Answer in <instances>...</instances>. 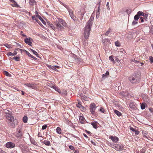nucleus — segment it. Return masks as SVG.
Listing matches in <instances>:
<instances>
[{
    "label": "nucleus",
    "instance_id": "obj_1",
    "mask_svg": "<svg viewBox=\"0 0 153 153\" xmlns=\"http://www.w3.org/2000/svg\"><path fill=\"white\" fill-rule=\"evenodd\" d=\"M94 19V17L91 16L85 27L83 34L85 39H87L88 38Z\"/></svg>",
    "mask_w": 153,
    "mask_h": 153
},
{
    "label": "nucleus",
    "instance_id": "obj_2",
    "mask_svg": "<svg viewBox=\"0 0 153 153\" xmlns=\"http://www.w3.org/2000/svg\"><path fill=\"white\" fill-rule=\"evenodd\" d=\"M7 111L6 112V114L8 124L11 127H14L15 126L14 117L11 113H9L8 110H7Z\"/></svg>",
    "mask_w": 153,
    "mask_h": 153
},
{
    "label": "nucleus",
    "instance_id": "obj_3",
    "mask_svg": "<svg viewBox=\"0 0 153 153\" xmlns=\"http://www.w3.org/2000/svg\"><path fill=\"white\" fill-rule=\"evenodd\" d=\"M130 81L132 83H136L140 80L139 76L137 75H134L129 78Z\"/></svg>",
    "mask_w": 153,
    "mask_h": 153
},
{
    "label": "nucleus",
    "instance_id": "obj_4",
    "mask_svg": "<svg viewBox=\"0 0 153 153\" xmlns=\"http://www.w3.org/2000/svg\"><path fill=\"white\" fill-rule=\"evenodd\" d=\"M96 108V107L94 103H92L90 104V111L92 114H94Z\"/></svg>",
    "mask_w": 153,
    "mask_h": 153
},
{
    "label": "nucleus",
    "instance_id": "obj_5",
    "mask_svg": "<svg viewBox=\"0 0 153 153\" xmlns=\"http://www.w3.org/2000/svg\"><path fill=\"white\" fill-rule=\"evenodd\" d=\"M143 15H144V13L143 12L141 11L138 12L137 14L134 17V20H138L139 19V17L141 16H143Z\"/></svg>",
    "mask_w": 153,
    "mask_h": 153
},
{
    "label": "nucleus",
    "instance_id": "obj_6",
    "mask_svg": "<svg viewBox=\"0 0 153 153\" xmlns=\"http://www.w3.org/2000/svg\"><path fill=\"white\" fill-rule=\"evenodd\" d=\"M6 146L7 148L11 149L14 148L15 146V144L11 142H9L6 143Z\"/></svg>",
    "mask_w": 153,
    "mask_h": 153
},
{
    "label": "nucleus",
    "instance_id": "obj_7",
    "mask_svg": "<svg viewBox=\"0 0 153 153\" xmlns=\"http://www.w3.org/2000/svg\"><path fill=\"white\" fill-rule=\"evenodd\" d=\"M115 149L117 151H120L123 149V146L122 144H116L115 146Z\"/></svg>",
    "mask_w": 153,
    "mask_h": 153
},
{
    "label": "nucleus",
    "instance_id": "obj_8",
    "mask_svg": "<svg viewBox=\"0 0 153 153\" xmlns=\"http://www.w3.org/2000/svg\"><path fill=\"white\" fill-rule=\"evenodd\" d=\"M56 28L59 30H62L64 29V27L61 25L60 24L57 22H56Z\"/></svg>",
    "mask_w": 153,
    "mask_h": 153
},
{
    "label": "nucleus",
    "instance_id": "obj_9",
    "mask_svg": "<svg viewBox=\"0 0 153 153\" xmlns=\"http://www.w3.org/2000/svg\"><path fill=\"white\" fill-rule=\"evenodd\" d=\"M109 138L114 143H117L119 140V138L115 136H110Z\"/></svg>",
    "mask_w": 153,
    "mask_h": 153
},
{
    "label": "nucleus",
    "instance_id": "obj_10",
    "mask_svg": "<svg viewBox=\"0 0 153 153\" xmlns=\"http://www.w3.org/2000/svg\"><path fill=\"white\" fill-rule=\"evenodd\" d=\"M22 132L21 130L18 129L16 132V136L18 137H21L22 136Z\"/></svg>",
    "mask_w": 153,
    "mask_h": 153
},
{
    "label": "nucleus",
    "instance_id": "obj_11",
    "mask_svg": "<svg viewBox=\"0 0 153 153\" xmlns=\"http://www.w3.org/2000/svg\"><path fill=\"white\" fill-rule=\"evenodd\" d=\"M25 85L29 88L35 89L36 88V85L32 83H26Z\"/></svg>",
    "mask_w": 153,
    "mask_h": 153
},
{
    "label": "nucleus",
    "instance_id": "obj_12",
    "mask_svg": "<svg viewBox=\"0 0 153 153\" xmlns=\"http://www.w3.org/2000/svg\"><path fill=\"white\" fill-rule=\"evenodd\" d=\"M31 40H32V39L31 38H27L25 39V42L26 43L29 45L31 46L32 44L31 42Z\"/></svg>",
    "mask_w": 153,
    "mask_h": 153
},
{
    "label": "nucleus",
    "instance_id": "obj_13",
    "mask_svg": "<svg viewBox=\"0 0 153 153\" xmlns=\"http://www.w3.org/2000/svg\"><path fill=\"white\" fill-rule=\"evenodd\" d=\"M58 22L60 24H61L63 26H66V24L65 22L61 18H58Z\"/></svg>",
    "mask_w": 153,
    "mask_h": 153
},
{
    "label": "nucleus",
    "instance_id": "obj_14",
    "mask_svg": "<svg viewBox=\"0 0 153 153\" xmlns=\"http://www.w3.org/2000/svg\"><path fill=\"white\" fill-rule=\"evenodd\" d=\"M12 6L13 7H19L20 6L19 5H18L15 1L14 0H12Z\"/></svg>",
    "mask_w": 153,
    "mask_h": 153
},
{
    "label": "nucleus",
    "instance_id": "obj_15",
    "mask_svg": "<svg viewBox=\"0 0 153 153\" xmlns=\"http://www.w3.org/2000/svg\"><path fill=\"white\" fill-rule=\"evenodd\" d=\"M85 119L84 117L82 116H80L79 117V121L81 123H83L85 122Z\"/></svg>",
    "mask_w": 153,
    "mask_h": 153
},
{
    "label": "nucleus",
    "instance_id": "obj_16",
    "mask_svg": "<svg viewBox=\"0 0 153 153\" xmlns=\"http://www.w3.org/2000/svg\"><path fill=\"white\" fill-rule=\"evenodd\" d=\"M73 57L74 58L75 60H76L78 62H81L82 61V59L80 58H78L77 56L75 55H74Z\"/></svg>",
    "mask_w": 153,
    "mask_h": 153
},
{
    "label": "nucleus",
    "instance_id": "obj_17",
    "mask_svg": "<svg viewBox=\"0 0 153 153\" xmlns=\"http://www.w3.org/2000/svg\"><path fill=\"white\" fill-rule=\"evenodd\" d=\"M81 98L82 100L87 101L88 100V98L85 95H83L82 94L81 95Z\"/></svg>",
    "mask_w": 153,
    "mask_h": 153
},
{
    "label": "nucleus",
    "instance_id": "obj_18",
    "mask_svg": "<svg viewBox=\"0 0 153 153\" xmlns=\"http://www.w3.org/2000/svg\"><path fill=\"white\" fill-rule=\"evenodd\" d=\"M17 54V52L16 51H14L13 53H12L10 52H8L7 55L8 56H13L16 55Z\"/></svg>",
    "mask_w": 153,
    "mask_h": 153
},
{
    "label": "nucleus",
    "instance_id": "obj_19",
    "mask_svg": "<svg viewBox=\"0 0 153 153\" xmlns=\"http://www.w3.org/2000/svg\"><path fill=\"white\" fill-rule=\"evenodd\" d=\"M142 134L143 136L145 137H146L148 139L149 137H148L149 135L148 134L146 133V131H142ZM151 139H152L151 137H149Z\"/></svg>",
    "mask_w": 153,
    "mask_h": 153
},
{
    "label": "nucleus",
    "instance_id": "obj_20",
    "mask_svg": "<svg viewBox=\"0 0 153 153\" xmlns=\"http://www.w3.org/2000/svg\"><path fill=\"white\" fill-rule=\"evenodd\" d=\"M49 68L51 70H53L54 71H58V70L54 66L52 65H49L48 66Z\"/></svg>",
    "mask_w": 153,
    "mask_h": 153
},
{
    "label": "nucleus",
    "instance_id": "obj_21",
    "mask_svg": "<svg viewBox=\"0 0 153 153\" xmlns=\"http://www.w3.org/2000/svg\"><path fill=\"white\" fill-rule=\"evenodd\" d=\"M29 3L30 6H33L36 3V2L35 0H29Z\"/></svg>",
    "mask_w": 153,
    "mask_h": 153
},
{
    "label": "nucleus",
    "instance_id": "obj_22",
    "mask_svg": "<svg viewBox=\"0 0 153 153\" xmlns=\"http://www.w3.org/2000/svg\"><path fill=\"white\" fill-rule=\"evenodd\" d=\"M109 74V72L108 71H107L105 74H103L102 75V78L103 79H105L108 76Z\"/></svg>",
    "mask_w": 153,
    "mask_h": 153
},
{
    "label": "nucleus",
    "instance_id": "obj_23",
    "mask_svg": "<svg viewBox=\"0 0 153 153\" xmlns=\"http://www.w3.org/2000/svg\"><path fill=\"white\" fill-rule=\"evenodd\" d=\"M97 122L95 121L92 122H91V124L92 125L94 128H97Z\"/></svg>",
    "mask_w": 153,
    "mask_h": 153
},
{
    "label": "nucleus",
    "instance_id": "obj_24",
    "mask_svg": "<svg viewBox=\"0 0 153 153\" xmlns=\"http://www.w3.org/2000/svg\"><path fill=\"white\" fill-rule=\"evenodd\" d=\"M52 88L59 93H61V91L58 87L56 86H53Z\"/></svg>",
    "mask_w": 153,
    "mask_h": 153
},
{
    "label": "nucleus",
    "instance_id": "obj_25",
    "mask_svg": "<svg viewBox=\"0 0 153 153\" xmlns=\"http://www.w3.org/2000/svg\"><path fill=\"white\" fill-rule=\"evenodd\" d=\"M30 140L31 143L32 144L36 146H37L38 145V144L35 141V140L33 138H30Z\"/></svg>",
    "mask_w": 153,
    "mask_h": 153
},
{
    "label": "nucleus",
    "instance_id": "obj_26",
    "mask_svg": "<svg viewBox=\"0 0 153 153\" xmlns=\"http://www.w3.org/2000/svg\"><path fill=\"white\" fill-rule=\"evenodd\" d=\"M42 143L47 146H49L51 144L50 141H48L44 140L42 141Z\"/></svg>",
    "mask_w": 153,
    "mask_h": 153
},
{
    "label": "nucleus",
    "instance_id": "obj_27",
    "mask_svg": "<svg viewBox=\"0 0 153 153\" xmlns=\"http://www.w3.org/2000/svg\"><path fill=\"white\" fill-rule=\"evenodd\" d=\"M114 112L115 114H116L117 116H120L122 115V114L121 113V112H120V111L117 110H114Z\"/></svg>",
    "mask_w": 153,
    "mask_h": 153
},
{
    "label": "nucleus",
    "instance_id": "obj_28",
    "mask_svg": "<svg viewBox=\"0 0 153 153\" xmlns=\"http://www.w3.org/2000/svg\"><path fill=\"white\" fill-rule=\"evenodd\" d=\"M23 122L24 123H26L27 122L28 118L27 116H25L23 118Z\"/></svg>",
    "mask_w": 153,
    "mask_h": 153
},
{
    "label": "nucleus",
    "instance_id": "obj_29",
    "mask_svg": "<svg viewBox=\"0 0 153 153\" xmlns=\"http://www.w3.org/2000/svg\"><path fill=\"white\" fill-rule=\"evenodd\" d=\"M56 132L58 134H61V129L59 127H57L56 129Z\"/></svg>",
    "mask_w": 153,
    "mask_h": 153
},
{
    "label": "nucleus",
    "instance_id": "obj_30",
    "mask_svg": "<svg viewBox=\"0 0 153 153\" xmlns=\"http://www.w3.org/2000/svg\"><path fill=\"white\" fill-rule=\"evenodd\" d=\"M30 49L31 51L34 54L37 56L38 57V55H39V54L37 52H36V51L33 50L32 49L30 48Z\"/></svg>",
    "mask_w": 153,
    "mask_h": 153
},
{
    "label": "nucleus",
    "instance_id": "obj_31",
    "mask_svg": "<svg viewBox=\"0 0 153 153\" xmlns=\"http://www.w3.org/2000/svg\"><path fill=\"white\" fill-rule=\"evenodd\" d=\"M68 11L69 12V14L70 16H71L74 15V14L73 13V11L72 10H71V9H69L68 10Z\"/></svg>",
    "mask_w": 153,
    "mask_h": 153
},
{
    "label": "nucleus",
    "instance_id": "obj_32",
    "mask_svg": "<svg viewBox=\"0 0 153 153\" xmlns=\"http://www.w3.org/2000/svg\"><path fill=\"white\" fill-rule=\"evenodd\" d=\"M143 19L145 20V21H147V17H148V15L144 13V15H143Z\"/></svg>",
    "mask_w": 153,
    "mask_h": 153
},
{
    "label": "nucleus",
    "instance_id": "obj_33",
    "mask_svg": "<svg viewBox=\"0 0 153 153\" xmlns=\"http://www.w3.org/2000/svg\"><path fill=\"white\" fill-rule=\"evenodd\" d=\"M4 45L6 46L8 48H10L12 47V45L10 44H9L7 43L5 44Z\"/></svg>",
    "mask_w": 153,
    "mask_h": 153
},
{
    "label": "nucleus",
    "instance_id": "obj_34",
    "mask_svg": "<svg viewBox=\"0 0 153 153\" xmlns=\"http://www.w3.org/2000/svg\"><path fill=\"white\" fill-rule=\"evenodd\" d=\"M39 19L41 20L42 23L44 24H45L46 22H45L42 19V18L40 16H39L38 17Z\"/></svg>",
    "mask_w": 153,
    "mask_h": 153
},
{
    "label": "nucleus",
    "instance_id": "obj_35",
    "mask_svg": "<svg viewBox=\"0 0 153 153\" xmlns=\"http://www.w3.org/2000/svg\"><path fill=\"white\" fill-rule=\"evenodd\" d=\"M25 53L29 57H31L32 56V55L30 53L27 51H26V50H25Z\"/></svg>",
    "mask_w": 153,
    "mask_h": 153
},
{
    "label": "nucleus",
    "instance_id": "obj_36",
    "mask_svg": "<svg viewBox=\"0 0 153 153\" xmlns=\"http://www.w3.org/2000/svg\"><path fill=\"white\" fill-rule=\"evenodd\" d=\"M20 58L19 57L16 56L13 58V59H15L16 61H18L20 60Z\"/></svg>",
    "mask_w": 153,
    "mask_h": 153
},
{
    "label": "nucleus",
    "instance_id": "obj_37",
    "mask_svg": "<svg viewBox=\"0 0 153 153\" xmlns=\"http://www.w3.org/2000/svg\"><path fill=\"white\" fill-rule=\"evenodd\" d=\"M102 42L103 43H105V42H108L109 41V40L108 39H103L102 40Z\"/></svg>",
    "mask_w": 153,
    "mask_h": 153
},
{
    "label": "nucleus",
    "instance_id": "obj_38",
    "mask_svg": "<svg viewBox=\"0 0 153 153\" xmlns=\"http://www.w3.org/2000/svg\"><path fill=\"white\" fill-rule=\"evenodd\" d=\"M131 62H134L135 63H136V65H137L138 63H140V62L139 61L136 60L135 59L134 60H132L131 61Z\"/></svg>",
    "mask_w": 153,
    "mask_h": 153
},
{
    "label": "nucleus",
    "instance_id": "obj_39",
    "mask_svg": "<svg viewBox=\"0 0 153 153\" xmlns=\"http://www.w3.org/2000/svg\"><path fill=\"white\" fill-rule=\"evenodd\" d=\"M109 59L111 61L113 62L114 63V59L113 58V57L112 56H110L109 57Z\"/></svg>",
    "mask_w": 153,
    "mask_h": 153
},
{
    "label": "nucleus",
    "instance_id": "obj_40",
    "mask_svg": "<svg viewBox=\"0 0 153 153\" xmlns=\"http://www.w3.org/2000/svg\"><path fill=\"white\" fill-rule=\"evenodd\" d=\"M71 18L73 19L74 21L76 20V17L74 15L70 16Z\"/></svg>",
    "mask_w": 153,
    "mask_h": 153
},
{
    "label": "nucleus",
    "instance_id": "obj_41",
    "mask_svg": "<svg viewBox=\"0 0 153 153\" xmlns=\"http://www.w3.org/2000/svg\"><path fill=\"white\" fill-rule=\"evenodd\" d=\"M115 45L116 46L119 47L120 46V44L119 42L117 41L115 43Z\"/></svg>",
    "mask_w": 153,
    "mask_h": 153
},
{
    "label": "nucleus",
    "instance_id": "obj_42",
    "mask_svg": "<svg viewBox=\"0 0 153 153\" xmlns=\"http://www.w3.org/2000/svg\"><path fill=\"white\" fill-rule=\"evenodd\" d=\"M119 56L121 55V56H124L125 55V53L123 52L122 51L119 52Z\"/></svg>",
    "mask_w": 153,
    "mask_h": 153
},
{
    "label": "nucleus",
    "instance_id": "obj_43",
    "mask_svg": "<svg viewBox=\"0 0 153 153\" xmlns=\"http://www.w3.org/2000/svg\"><path fill=\"white\" fill-rule=\"evenodd\" d=\"M146 150V148L144 147L140 150L141 153H144Z\"/></svg>",
    "mask_w": 153,
    "mask_h": 153
},
{
    "label": "nucleus",
    "instance_id": "obj_44",
    "mask_svg": "<svg viewBox=\"0 0 153 153\" xmlns=\"http://www.w3.org/2000/svg\"><path fill=\"white\" fill-rule=\"evenodd\" d=\"M137 20H134L132 22V25H135L137 23Z\"/></svg>",
    "mask_w": 153,
    "mask_h": 153
},
{
    "label": "nucleus",
    "instance_id": "obj_45",
    "mask_svg": "<svg viewBox=\"0 0 153 153\" xmlns=\"http://www.w3.org/2000/svg\"><path fill=\"white\" fill-rule=\"evenodd\" d=\"M77 107H79V108H84V107H83L82 105H81V104H80V103H78L77 104Z\"/></svg>",
    "mask_w": 153,
    "mask_h": 153
},
{
    "label": "nucleus",
    "instance_id": "obj_46",
    "mask_svg": "<svg viewBox=\"0 0 153 153\" xmlns=\"http://www.w3.org/2000/svg\"><path fill=\"white\" fill-rule=\"evenodd\" d=\"M4 74L7 76H9L10 75V74L8 72L5 71H4Z\"/></svg>",
    "mask_w": 153,
    "mask_h": 153
},
{
    "label": "nucleus",
    "instance_id": "obj_47",
    "mask_svg": "<svg viewBox=\"0 0 153 153\" xmlns=\"http://www.w3.org/2000/svg\"><path fill=\"white\" fill-rule=\"evenodd\" d=\"M110 31L111 29L109 28L106 32V33H105V35L106 36H108L109 33L110 32Z\"/></svg>",
    "mask_w": 153,
    "mask_h": 153
},
{
    "label": "nucleus",
    "instance_id": "obj_48",
    "mask_svg": "<svg viewBox=\"0 0 153 153\" xmlns=\"http://www.w3.org/2000/svg\"><path fill=\"white\" fill-rule=\"evenodd\" d=\"M100 13L99 11H97L96 12V17L97 19L99 17Z\"/></svg>",
    "mask_w": 153,
    "mask_h": 153
},
{
    "label": "nucleus",
    "instance_id": "obj_49",
    "mask_svg": "<svg viewBox=\"0 0 153 153\" xmlns=\"http://www.w3.org/2000/svg\"><path fill=\"white\" fill-rule=\"evenodd\" d=\"M50 27L53 30H54L56 28L53 26V25L52 24H50L49 25Z\"/></svg>",
    "mask_w": 153,
    "mask_h": 153
},
{
    "label": "nucleus",
    "instance_id": "obj_50",
    "mask_svg": "<svg viewBox=\"0 0 153 153\" xmlns=\"http://www.w3.org/2000/svg\"><path fill=\"white\" fill-rule=\"evenodd\" d=\"M149 60L151 63H153V57L152 56L149 57Z\"/></svg>",
    "mask_w": 153,
    "mask_h": 153
},
{
    "label": "nucleus",
    "instance_id": "obj_51",
    "mask_svg": "<svg viewBox=\"0 0 153 153\" xmlns=\"http://www.w3.org/2000/svg\"><path fill=\"white\" fill-rule=\"evenodd\" d=\"M150 33H152L153 35V26L151 27L150 30Z\"/></svg>",
    "mask_w": 153,
    "mask_h": 153
},
{
    "label": "nucleus",
    "instance_id": "obj_52",
    "mask_svg": "<svg viewBox=\"0 0 153 153\" xmlns=\"http://www.w3.org/2000/svg\"><path fill=\"white\" fill-rule=\"evenodd\" d=\"M141 108L142 109H144L145 108V106L144 104H142L141 105Z\"/></svg>",
    "mask_w": 153,
    "mask_h": 153
},
{
    "label": "nucleus",
    "instance_id": "obj_53",
    "mask_svg": "<svg viewBox=\"0 0 153 153\" xmlns=\"http://www.w3.org/2000/svg\"><path fill=\"white\" fill-rule=\"evenodd\" d=\"M69 148L70 149L73 150H74V147L71 145L69 147Z\"/></svg>",
    "mask_w": 153,
    "mask_h": 153
},
{
    "label": "nucleus",
    "instance_id": "obj_54",
    "mask_svg": "<svg viewBox=\"0 0 153 153\" xmlns=\"http://www.w3.org/2000/svg\"><path fill=\"white\" fill-rule=\"evenodd\" d=\"M129 107L133 109L135 107V105H133L132 104H131L129 105Z\"/></svg>",
    "mask_w": 153,
    "mask_h": 153
},
{
    "label": "nucleus",
    "instance_id": "obj_55",
    "mask_svg": "<svg viewBox=\"0 0 153 153\" xmlns=\"http://www.w3.org/2000/svg\"><path fill=\"white\" fill-rule=\"evenodd\" d=\"M100 111L102 113H104V108L102 107H101L100 109Z\"/></svg>",
    "mask_w": 153,
    "mask_h": 153
},
{
    "label": "nucleus",
    "instance_id": "obj_56",
    "mask_svg": "<svg viewBox=\"0 0 153 153\" xmlns=\"http://www.w3.org/2000/svg\"><path fill=\"white\" fill-rule=\"evenodd\" d=\"M48 127L47 125H43L42 126V130H44L47 127Z\"/></svg>",
    "mask_w": 153,
    "mask_h": 153
},
{
    "label": "nucleus",
    "instance_id": "obj_57",
    "mask_svg": "<svg viewBox=\"0 0 153 153\" xmlns=\"http://www.w3.org/2000/svg\"><path fill=\"white\" fill-rule=\"evenodd\" d=\"M64 6L68 10L70 9L69 7L65 4H64Z\"/></svg>",
    "mask_w": 153,
    "mask_h": 153
},
{
    "label": "nucleus",
    "instance_id": "obj_58",
    "mask_svg": "<svg viewBox=\"0 0 153 153\" xmlns=\"http://www.w3.org/2000/svg\"><path fill=\"white\" fill-rule=\"evenodd\" d=\"M111 146L112 148L115 149V146H116V144H112Z\"/></svg>",
    "mask_w": 153,
    "mask_h": 153
},
{
    "label": "nucleus",
    "instance_id": "obj_59",
    "mask_svg": "<svg viewBox=\"0 0 153 153\" xmlns=\"http://www.w3.org/2000/svg\"><path fill=\"white\" fill-rule=\"evenodd\" d=\"M144 19L142 17H140V20H141V22H143L144 21Z\"/></svg>",
    "mask_w": 153,
    "mask_h": 153
},
{
    "label": "nucleus",
    "instance_id": "obj_60",
    "mask_svg": "<svg viewBox=\"0 0 153 153\" xmlns=\"http://www.w3.org/2000/svg\"><path fill=\"white\" fill-rule=\"evenodd\" d=\"M130 129L133 132H134V131H135V130L132 127H130Z\"/></svg>",
    "mask_w": 153,
    "mask_h": 153
},
{
    "label": "nucleus",
    "instance_id": "obj_61",
    "mask_svg": "<svg viewBox=\"0 0 153 153\" xmlns=\"http://www.w3.org/2000/svg\"><path fill=\"white\" fill-rule=\"evenodd\" d=\"M134 132H135V134L136 135H138L139 133V131H138L135 130V131H134Z\"/></svg>",
    "mask_w": 153,
    "mask_h": 153
},
{
    "label": "nucleus",
    "instance_id": "obj_62",
    "mask_svg": "<svg viewBox=\"0 0 153 153\" xmlns=\"http://www.w3.org/2000/svg\"><path fill=\"white\" fill-rule=\"evenodd\" d=\"M74 153H79V151L78 150H74Z\"/></svg>",
    "mask_w": 153,
    "mask_h": 153
},
{
    "label": "nucleus",
    "instance_id": "obj_63",
    "mask_svg": "<svg viewBox=\"0 0 153 153\" xmlns=\"http://www.w3.org/2000/svg\"><path fill=\"white\" fill-rule=\"evenodd\" d=\"M91 142L94 145H96V143L93 140H91Z\"/></svg>",
    "mask_w": 153,
    "mask_h": 153
},
{
    "label": "nucleus",
    "instance_id": "obj_64",
    "mask_svg": "<svg viewBox=\"0 0 153 153\" xmlns=\"http://www.w3.org/2000/svg\"><path fill=\"white\" fill-rule=\"evenodd\" d=\"M149 111L152 112H153V109L152 108H149Z\"/></svg>",
    "mask_w": 153,
    "mask_h": 153
}]
</instances>
